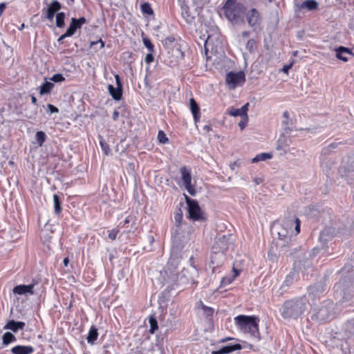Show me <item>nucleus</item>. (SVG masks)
I'll return each instance as SVG.
<instances>
[{"mask_svg":"<svg viewBox=\"0 0 354 354\" xmlns=\"http://www.w3.org/2000/svg\"><path fill=\"white\" fill-rule=\"evenodd\" d=\"M189 217L193 221L203 219L201 209L197 201L188 206Z\"/></svg>","mask_w":354,"mask_h":354,"instance_id":"obj_10","label":"nucleus"},{"mask_svg":"<svg viewBox=\"0 0 354 354\" xmlns=\"http://www.w3.org/2000/svg\"><path fill=\"white\" fill-rule=\"evenodd\" d=\"M287 225L288 226L290 225V227H292L294 224H295V230L296 233L298 234L300 232V222L299 218H296L295 220L291 219L288 221L287 223H284L283 225Z\"/></svg>","mask_w":354,"mask_h":354,"instance_id":"obj_29","label":"nucleus"},{"mask_svg":"<svg viewBox=\"0 0 354 354\" xmlns=\"http://www.w3.org/2000/svg\"><path fill=\"white\" fill-rule=\"evenodd\" d=\"M99 43L100 44L99 49H102V48H104V42L101 39H100L98 41H92L91 43V47L93 46H95V45H97Z\"/></svg>","mask_w":354,"mask_h":354,"instance_id":"obj_50","label":"nucleus"},{"mask_svg":"<svg viewBox=\"0 0 354 354\" xmlns=\"http://www.w3.org/2000/svg\"><path fill=\"white\" fill-rule=\"evenodd\" d=\"M248 122V116H243L241 118V120L239 122V127L243 130L247 125Z\"/></svg>","mask_w":354,"mask_h":354,"instance_id":"obj_44","label":"nucleus"},{"mask_svg":"<svg viewBox=\"0 0 354 354\" xmlns=\"http://www.w3.org/2000/svg\"><path fill=\"white\" fill-rule=\"evenodd\" d=\"M98 337L97 328L95 326H92L88 331L86 337L87 342L90 344H93Z\"/></svg>","mask_w":354,"mask_h":354,"instance_id":"obj_20","label":"nucleus"},{"mask_svg":"<svg viewBox=\"0 0 354 354\" xmlns=\"http://www.w3.org/2000/svg\"><path fill=\"white\" fill-rule=\"evenodd\" d=\"M182 16L187 22H190L192 19L187 8H182Z\"/></svg>","mask_w":354,"mask_h":354,"instance_id":"obj_41","label":"nucleus"},{"mask_svg":"<svg viewBox=\"0 0 354 354\" xmlns=\"http://www.w3.org/2000/svg\"><path fill=\"white\" fill-rule=\"evenodd\" d=\"M129 222H130V218H129V216H128L125 218L123 223H121L120 225H122V226H124L126 224L129 223Z\"/></svg>","mask_w":354,"mask_h":354,"instance_id":"obj_62","label":"nucleus"},{"mask_svg":"<svg viewBox=\"0 0 354 354\" xmlns=\"http://www.w3.org/2000/svg\"><path fill=\"white\" fill-rule=\"evenodd\" d=\"M54 87V84L50 82L45 81L41 86H40V91L39 93L41 95L46 94L50 92L52 88Z\"/></svg>","mask_w":354,"mask_h":354,"instance_id":"obj_22","label":"nucleus"},{"mask_svg":"<svg viewBox=\"0 0 354 354\" xmlns=\"http://www.w3.org/2000/svg\"><path fill=\"white\" fill-rule=\"evenodd\" d=\"M306 306L304 298L288 301L281 308V315L284 318H297L304 312Z\"/></svg>","mask_w":354,"mask_h":354,"instance_id":"obj_3","label":"nucleus"},{"mask_svg":"<svg viewBox=\"0 0 354 354\" xmlns=\"http://www.w3.org/2000/svg\"><path fill=\"white\" fill-rule=\"evenodd\" d=\"M50 80L55 82H61L65 80L64 77L60 74L57 73L53 75V77L50 78Z\"/></svg>","mask_w":354,"mask_h":354,"instance_id":"obj_42","label":"nucleus"},{"mask_svg":"<svg viewBox=\"0 0 354 354\" xmlns=\"http://www.w3.org/2000/svg\"><path fill=\"white\" fill-rule=\"evenodd\" d=\"M328 318H330V310L326 306H323L312 316V319L316 320L324 321Z\"/></svg>","mask_w":354,"mask_h":354,"instance_id":"obj_13","label":"nucleus"},{"mask_svg":"<svg viewBox=\"0 0 354 354\" xmlns=\"http://www.w3.org/2000/svg\"><path fill=\"white\" fill-rule=\"evenodd\" d=\"M240 166V162L239 160L235 161L230 165L231 170H234L236 167Z\"/></svg>","mask_w":354,"mask_h":354,"instance_id":"obj_58","label":"nucleus"},{"mask_svg":"<svg viewBox=\"0 0 354 354\" xmlns=\"http://www.w3.org/2000/svg\"><path fill=\"white\" fill-rule=\"evenodd\" d=\"M190 109L193 114L194 121L197 122L200 118V109L198 105L194 98H191L189 100Z\"/></svg>","mask_w":354,"mask_h":354,"instance_id":"obj_19","label":"nucleus"},{"mask_svg":"<svg viewBox=\"0 0 354 354\" xmlns=\"http://www.w3.org/2000/svg\"><path fill=\"white\" fill-rule=\"evenodd\" d=\"M25 323L23 322H15L14 320H11L6 324L4 328L16 333L18 330L23 329Z\"/></svg>","mask_w":354,"mask_h":354,"instance_id":"obj_17","label":"nucleus"},{"mask_svg":"<svg viewBox=\"0 0 354 354\" xmlns=\"http://www.w3.org/2000/svg\"><path fill=\"white\" fill-rule=\"evenodd\" d=\"M227 113L233 117L240 116L243 117V115L241 113V109H235L234 107H230L227 109Z\"/></svg>","mask_w":354,"mask_h":354,"instance_id":"obj_33","label":"nucleus"},{"mask_svg":"<svg viewBox=\"0 0 354 354\" xmlns=\"http://www.w3.org/2000/svg\"><path fill=\"white\" fill-rule=\"evenodd\" d=\"M184 195H185V198L186 203L187 204V206H189L190 205H192V203H194V202L196 201V200L191 199L186 194H184Z\"/></svg>","mask_w":354,"mask_h":354,"instance_id":"obj_57","label":"nucleus"},{"mask_svg":"<svg viewBox=\"0 0 354 354\" xmlns=\"http://www.w3.org/2000/svg\"><path fill=\"white\" fill-rule=\"evenodd\" d=\"M322 291V288L311 286L309 288V296L313 297L314 296H316L318 292L321 293Z\"/></svg>","mask_w":354,"mask_h":354,"instance_id":"obj_35","label":"nucleus"},{"mask_svg":"<svg viewBox=\"0 0 354 354\" xmlns=\"http://www.w3.org/2000/svg\"><path fill=\"white\" fill-rule=\"evenodd\" d=\"M346 279H341L338 283H337L335 285V287L334 288L337 290V291H339L340 290L341 292L342 291H344V287L346 286Z\"/></svg>","mask_w":354,"mask_h":354,"instance_id":"obj_37","label":"nucleus"},{"mask_svg":"<svg viewBox=\"0 0 354 354\" xmlns=\"http://www.w3.org/2000/svg\"><path fill=\"white\" fill-rule=\"evenodd\" d=\"M153 56L151 53H148L145 57V62L148 64L151 63L153 61Z\"/></svg>","mask_w":354,"mask_h":354,"instance_id":"obj_52","label":"nucleus"},{"mask_svg":"<svg viewBox=\"0 0 354 354\" xmlns=\"http://www.w3.org/2000/svg\"><path fill=\"white\" fill-rule=\"evenodd\" d=\"M175 41V38L174 36H169L167 37H166L164 40V43L165 44H172L173 42H174Z\"/></svg>","mask_w":354,"mask_h":354,"instance_id":"obj_53","label":"nucleus"},{"mask_svg":"<svg viewBox=\"0 0 354 354\" xmlns=\"http://www.w3.org/2000/svg\"><path fill=\"white\" fill-rule=\"evenodd\" d=\"M223 10L227 19L236 24L243 16L245 8L241 3L237 2V0H226Z\"/></svg>","mask_w":354,"mask_h":354,"instance_id":"obj_4","label":"nucleus"},{"mask_svg":"<svg viewBox=\"0 0 354 354\" xmlns=\"http://www.w3.org/2000/svg\"><path fill=\"white\" fill-rule=\"evenodd\" d=\"M245 81V73L243 71L237 73L230 72L226 75L225 82L230 88L241 86Z\"/></svg>","mask_w":354,"mask_h":354,"instance_id":"obj_5","label":"nucleus"},{"mask_svg":"<svg viewBox=\"0 0 354 354\" xmlns=\"http://www.w3.org/2000/svg\"><path fill=\"white\" fill-rule=\"evenodd\" d=\"M46 136L44 131H37L36 133V140L39 147H41L46 140Z\"/></svg>","mask_w":354,"mask_h":354,"instance_id":"obj_30","label":"nucleus"},{"mask_svg":"<svg viewBox=\"0 0 354 354\" xmlns=\"http://www.w3.org/2000/svg\"><path fill=\"white\" fill-rule=\"evenodd\" d=\"M100 147L104 151V153L108 156L111 153V149L109 148V145L104 141V140L102 138V136H100Z\"/></svg>","mask_w":354,"mask_h":354,"instance_id":"obj_31","label":"nucleus"},{"mask_svg":"<svg viewBox=\"0 0 354 354\" xmlns=\"http://www.w3.org/2000/svg\"><path fill=\"white\" fill-rule=\"evenodd\" d=\"M180 171L185 189L192 196H194L196 192L195 188L192 185V176L190 171L185 167H182L180 169Z\"/></svg>","mask_w":354,"mask_h":354,"instance_id":"obj_7","label":"nucleus"},{"mask_svg":"<svg viewBox=\"0 0 354 354\" xmlns=\"http://www.w3.org/2000/svg\"><path fill=\"white\" fill-rule=\"evenodd\" d=\"M48 109L50 113H55L59 112V109L56 106L50 104H48Z\"/></svg>","mask_w":354,"mask_h":354,"instance_id":"obj_49","label":"nucleus"},{"mask_svg":"<svg viewBox=\"0 0 354 354\" xmlns=\"http://www.w3.org/2000/svg\"><path fill=\"white\" fill-rule=\"evenodd\" d=\"M34 287H35L34 283H30L29 285H19V286H15L13 288V293L15 295H26V294L33 295L34 294V291H33Z\"/></svg>","mask_w":354,"mask_h":354,"instance_id":"obj_12","label":"nucleus"},{"mask_svg":"<svg viewBox=\"0 0 354 354\" xmlns=\"http://www.w3.org/2000/svg\"><path fill=\"white\" fill-rule=\"evenodd\" d=\"M149 322L150 324L149 333L151 334H153L155 331L158 328L157 320L154 317L151 316Z\"/></svg>","mask_w":354,"mask_h":354,"instance_id":"obj_27","label":"nucleus"},{"mask_svg":"<svg viewBox=\"0 0 354 354\" xmlns=\"http://www.w3.org/2000/svg\"><path fill=\"white\" fill-rule=\"evenodd\" d=\"M318 7V3L315 0H306L304 1L300 8L308 10H316Z\"/></svg>","mask_w":354,"mask_h":354,"instance_id":"obj_21","label":"nucleus"},{"mask_svg":"<svg viewBox=\"0 0 354 354\" xmlns=\"http://www.w3.org/2000/svg\"><path fill=\"white\" fill-rule=\"evenodd\" d=\"M61 9V4L57 0L53 1L48 7L43 10L45 13L46 18L48 20H53L55 14Z\"/></svg>","mask_w":354,"mask_h":354,"instance_id":"obj_11","label":"nucleus"},{"mask_svg":"<svg viewBox=\"0 0 354 354\" xmlns=\"http://www.w3.org/2000/svg\"><path fill=\"white\" fill-rule=\"evenodd\" d=\"M283 116L285 119L286 120H290V118H289V113L287 111H284L283 113Z\"/></svg>","mask_w":354,"mask_h":354,"instance_id":"obj_63","label":"nucleus"},{"mask_svg":"<svg viewBox=\"0 0 354 354\" xmlns=\"http://www.w3.org/2000/svg\"><path fill=\"white\" fill-rule=\"evenodd\" d=\"M248 107H249V103L247 102L246 104H245L241 108V113L243 115V116H248Z\"/></svg>","mask_w":354,"mask_h":354,"instance_id":"obj_48","label":"nucleus"},{"mask_svg":"<svg viewBox=\"0 0 354 354\" xmlns=\"http://www.w3.org/2000/svg\"><path fill=\"white\" fill-rule=\"evenodd\" d=\"M291 124H292L291 120L284 119L282 121V125L283 127L284 130L286 131V132L287 133H289L291 131V130H292L291 127H290Z\"/></svg>","mask_w":354,"mask_h":354,"instance_id":"obj_36","label":"nucleus"},{"mask_svg":"<svg viewBox=\"0 0 354 354\" xmlns=\"http://www.w3.org/2000/svg\"><path fill=\"white\" fill-rule=\"evenodd\" d=\"M99 43L100 44L99 49H102V48H104V42L101 39H100L98 41H92L91 43V47L93 46H95V45H97Z\"/></svg>","mask_w":354,"mask_h":354,"instance_id":"obj_51","label":"nucleus"},{"mask_svg":"<svg viewBox=\"0 0 354 354\" xmlns=\"http://www.w3.org/2000/svg\"><path fill=\"white\" fill-rule=\"evenodd\" d=\"M234 274L232 279L223 278L222 279V283L223 284L230 283L239 274V271L237 270L234 269Z\"/></svg>","mask_w":354,"mask_h":354,"instance_id":"obj_43","label":"nucleus"},{"mask_svg":"<svg viewBox=\"0 0 354 354\" xmlns=\"http://www.w3.org/2000/svg\"><path fill=\"white\" fill-rule=\"evenodd\" d=\"M34 348L32 346L18 345L12 348L11 352L13 354H31Z\"/></svg>","mask_w":354,"mask_h":354,"instance_id":"obj_14","label":"nucleus"},{"mask_svg":"<svg viewBox=\"0 0 354 354\" xmlns=\"http://www.w3.org/2000/svg\"><path fill=\"white\" fill-rule=\"evenodd\" d=\"M246 21L248 25L254 30H257L261 22V16L256 8L249 10L245 14Z\"/></svg>","mask_w":354,"mask_h":354,"instance_id":"obj_8","label":"nucleus"},{"mask_svg":"<svg viewBox=\"0 0 354 354\" xmlns=\"http://www.w3.org/2000/svg\"><path fill=\"white\" fill-rule=\"evenodd\" d=\"M292 63H290V64H287V65H285L283 68L281 69V71L284 73H286L288 74L289 70L292 68Z\"/></svg>","mask_w":354,"mask_h":354,"instance_id":"obj_54","label":"nucleus"},{"mask_svg":"<svg viewBox=\"0 0 354 354\" xmlns=\"http://www.w3.org/2000/svg\"><path fill=\"white\" fill-rule=\"evenodd\" d=\"M295 273L289 274L286 277L285 281H283V286H289L290 284H292L295 279Z\"/></svg>","mask_w":354,"mask_h":354,"instance_id":"obj_38","label":"nucleus"},{"mask_svg":"<svg viewBox=\"0 0 354 354\" xmlns=\"http://www.w3.org/2000/svg\"><path fill=\"white\" fill-rule=\"evenodd\" d=\"M76 22L78 25H80V27L81 28L83 24H86V20L84 17H80L78 19H76Z\"/></svg>","mask_w":354,"mask_h":354,"instance_id":"obj_56","label":"nucleus"},{"mask_svg":"<svg viewBox=\"0 0 354 354\" xmlns=\"http://www.w3.org/2000/svg\"><path fill=\"white\" fill-rule=\"evenodd\" d=\"M272 155L270 153H261L257 154L254 158H252V162L256 163L260 161H265L268 159L272 158Z\"/></svg>","mask_w":354,"mask_h":354,"instance_id":"obj_23","label":"nucleus"},{"mask_svg":"<svg viewBox=\"0 0 354 354\" xmlns=\"http://www.w3.org/2000/svg\"><path fill=\"white\" fill-rule=\"evenodd\" d=\"M143 43L149 51L153 50V45L151 44L149 39H143Z\"/></svg>","mask_w":354,"mask_h":354,"instance_id":"obj_46","label":"nucleus"},{"mask_svg":"<svg viewBox=\"0 0 354 354\" xmlns=\"http://www.w3.org/2000/svg\"><path fill=\"white\" fill-rule=\"evenodd\" d=\"M119 232V230H117V229H113L112 230H111L108 234V237L111 239V240H115L117 237V235Z\"/></svg>","mask_w":354,"mask_h":354,"instance_id":"obj_45","label":"nucleus"},{"mask_svg":"<svg viewBox=\"0 0 354 354\" xmlns=\"http://www.w3.org/2000/svg\"><path fill=\"white\" fill-rule=\"evenodd\" d=\"M235 323L241 332L251 336H259L258 319L253 316L239 315L234 318Z\"/></svg>","mask_w":354,"mask_h":354,"instance_id":"obj_2","label":"nucleus"},{"mask_svg":"<svg viewBox=\"0 0 354 354\" xmlns=\"http://www.w3.org/2000/svg\"><path fill=\"white\" fill-rule=\"evenodd\" d=\"M119 112L118 111H115L113 113V120L116 121L119 118Z\"/></svg>","mask_w":354,"mask_h":354,"instance_id":"obj_59","label":"nucleus"},{"mask_svg":"<svg viewBox=\"0 0 354 354\" xmlns=\"http://www.w3.org/2000/svg\"><path fill=\"white\" fill-rule=\"evenodd\" d=\"M71 37V35H67V32L66 31V32L63 35H62L59 39H58V41H61L62 40H63L64 38L66 37Z\"/></svg>","mask_w":354,"mask_h":354,"instance_id":"obj_60","label":"nucleus"},{"mask_svg":"<svg viewBox=\"0 0 354 354\" xmlns=\"http://www.w3.org/2000/svg\"><path fill=\"white\" fill-rule=\"evenodd\" d=\"M141 10L143 13L147 15H152L153 13V10L149 3H145L142 4Z\"/></svg>","mask_w":354,"mask_h":354,"instance_id":"obj_34","label":"nucleus"},{"mask_svg":"<svg viewBox=\"0 0 354 354\" xmlns=\"http://www.w3.org/2000/svg\"><path fill=\"white\" fill-rule=\"evenodd\" d=\"M344 234L345 232L340 230L335 232V229L332 226L326 227L320 233L319 241L322 243V247L326 248L327 246V243L330 241L334 236H339L341 237Z\"/></svg>","mask_w":354,"mask_h":354,"instance_id":"obj_6","label":"nucleus"},{"mask_svg":"<svg viewBox=\"0 0 354 354\" xmlns=\"http://www.w3.org/2000/svg\"><path fill=\"white\" fill-rule=\"evenodd\" d=\"M6 7V4L5 3H0V15H1Z\"/></svg>","mask_w":354,"mask_h":354,"instance_id":"obj_61","label":"nucleus"},{"mask_svg":"<svg viewBox=\"0 0 354 354\" xmlns=\"http://www.w3.org/2000/svg\"><path fill=\"white\" fill-rule=\"evenodd\" d=\"M233 236L222 235L215 239L211 254V263L214 267L221 266L225 259V253L232 247Z\"/></svg>","mask_w":354,"mask_h":354,"instance_id":"obj_1","label":"nucleus"},{"mask_svg":"<svg viewBox=\"0 0 354 354\" xmlns=\"http://www.w3.org/2000/svg\"><path fill=\"white\" fill-rule=\"evenodd\" d=\"M201 308L203 311V313L207 316L210 317L213 315L214 313V309L210 307H207L203 304H201Z\"/></svg>","mask_w":354,"mask_h":354,"instance_id":"obj_40","label":"nucleus"},{"mask_svg":"<svg viewBox=\"0 0 354 354\" xmlns=\"http://www.w3.org/2000/svg\"><path fill=\"white\" fill-rule=\"evenodd\" d=\"M213 39L211 36L208 35L207 38L205 41V48L207 50L208 47L212 45Z\"/></svg>","mask_w":354,"mask_h":354,"instance_id":"obj_47","label":"nucleus"},{"mask_svg":"<svg viewBox=\"0 0 354 354\" xmlns=\"http://www.w3.org/2000/svg\"><path fill=\"white\" fill-rule=\"evenodd\" d=\"M240 349H241V346L239 344L227 345L222 347L218 351H212V354H227Z\"/></svg>","mask_w":354,"mask_h":354,"instance_id":"obj_15","label":"nucleus"},{"mask_svg":"<svg viewBox=\"0 0 354 354\" xmlns=\"http://www.w3.org/2000/svg\"><path fill=\"white\" fill-rule=\"evenodd\" d=\"M108 91L111 95V97L115 100H120L122 95V88L116 87L115 88L113 85L109 84L108 86Z\"/></svg>","mask_w":354,"mask_h":354,"instance_id":"obj_18","label":"nucleus"},{"mask_svg":"<svg viewBox=\"0 0 354 354\" xmlns=\"http://www.w3.org/2000/svg\"><path fill=\"white\" fill-rule=\"evenodd\" d=\"M2 339L3 344L6 345L16 341V337L15 335L10 332L5 333L2 337Z\"/></svg>","mask_w":354,"mask_h":354,"instance_id":"obj_26","label":"nucleus"},{"mask_svg":"<svg viewBox=\"0 0 354 354\" xmlns=\"http://www.w3.org/2000/svg\"><path fill=\"white\" fill-rule=\"evenodd\" d=\"M158 140L160 142L165 144L168 142V138L166 136V134L162 131H159L158 133Z\"/></svg>","mask_w":354,"mask_h":354,"instance_id":"obj_39","label":"nucleus"},{"mask_svg":"<svg viewBox=\"0 0 354 354\" xmlns=\"http://www.w3.org/2000/svg\"><path fill=\"white\" fill-rule=\"evenodd\" d=\"M292 142V138L291 136L281 134L277 140L276 149L279 151L281 150L286 153L288 151V147Z\"/></svg>","mask_w":354,"mask_h":354,"instance_id":"obj_9","label":"nucleus"},{"mask_svg":"<svg viewBox=\"0 0 354 354\" xmlns=\"http://www.w3.org/2000/svg\"><path fill=\"white\" fill-rule=\"evenodd\" d=\"M65 19V14L64 12H58L56 16V26L58 28L64 27Z\"/></svg>","mask_w":354,"mask_h":354,"instance_id":"obj_28","label":"nucleus"},{"mask_svg":"<svg viewBox=\"0 0 354 354\" xmlns=\"http://www.w3.org/2000/svg\"><path fill=\"white\" fill-rule=\"evenodd\" d=\"M78 28H80V25H78L77 24L76 19L72 18L70 26L68 28V29L66 30L67 35H71V36L75 34V31L77 30V29H78Z\"/></svg>","mask_w":354,"mask_h":354,"instance_id":"obj_24","label":"nucleus"},{"mask_svg":"<svg viewBox=\"0 0 354 354\" xmlns=\"http://www.w3.org/2000/svg\"><path fill=\"white\" fill-rule=\"evenodd\" d=\"M336 53L337 58L344 62H347L348 60L347 55H352L351 51L348 48L343 46H340L337 48Z\"/></svg>","mask_w":354,"mask_h":354,"instance_id":"obj_16","label":"nucleus"},{"mask_svg":"<svg viewBox=\"0 0 354 354\" xmlns=\"http://www.w3.org/2000/svg\"><path fill=\"white\" fill-rule=\"evenodd\" d=\"M203 130L205 131H209L212 130V127L210 125H205L203 127Z\"/></svg>","mask_w":354,"mask_h":354,"instance_id":"obj_64","label":"nucleus"},{"mask_svg":"<svg viewBox=\"0 0 354 354\" xmlns=\"http://www.w3.org/2000/svg\"><path fill=\"white\" fill-rule=\"evenodd\" d=\"M53 206L55 213L59 214L62 212L61 202L57 194L53 195Z\"/></svg>","mask_w":354,"mask_h":354,"instance_id":"obj_25","label":"nucleus"},{"mask_svg":"<svg viewBox=\"0 0 354 354\" xmlns=\"http://www.w3.org/2000/svg\"><path fill=\"white\" fill-rule=\"evenodd\" d=\"M115 79L117 87L122 88V82L120 81V78L119 75H118V74L115 75Z\"/></svg>","mask_w":354,"mask_h":354,"instance_id":"obj_55","label":"nucleus"},{"mask_svg":"<svg viewBox=\"0 0 354 354\" xmlns=\"http://www.w3.org/2000/svg\"><path fill=\"white\" fill-rule=\"evenodd\" d=\"M245 47L250 53H254L257 48V42L254 39H249Z\"/></svg>","mask_w":354,"mask_h":354,"instance_id":"obj_32","label":"nucleus"}]
</instances>
